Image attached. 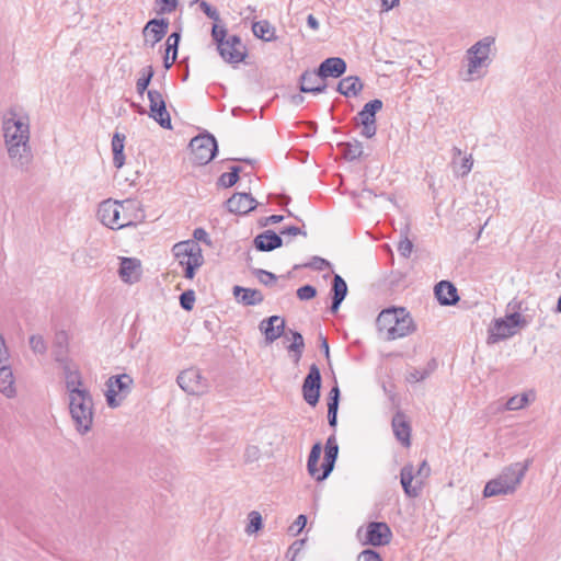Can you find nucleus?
<instances>
[{
  "label": "nucleus",
  "mask_w": 561,
  "mask_h": 561,
  "mask_svg": "<svg viewBox=\"0 0 561 561\" xmlns=\"http://www.w3.org/2000/svg\"><path fill=\"white\" fill-rule=\"evenodd\" d=\"M193 238H194L193 241H195L197 243H198V241H202V242H205L208 245L211 244L209 236H208L207 231L204 228H196L193 231Z\"/></svg>",
  "instance_id": "0e129e2a"
},
{
  "label": "nucleus",
  "mask_w": 561,
  "mask_h": 561,
  "mask_svg": "<svg viewBox=\"0 0 561 561\" xmlns=\"http://www.w3.org/2000/svg\"><path fill=\"white\" fill-rule=\"evenodd\" d=\"M180 41H181L180 32L171 33L165 42V54L170 55V53H172L173 56H178Z\"/></svg>",
  "instance_id": "3c124183"
},
{
  "label": "nucleus",
  "mask_w": 561,
  "mask_h": 561,
  "mask_svg": "<svg viewBox=\"0 0 561 561\" xmlns=\"http://www.w3.org/2000/svg\"><path fill=\"white\" fill-rule=\"evenodd\" d=\"M125 135L118 131L112 137L113 164L116 169H121L125 163Z\"/></svg>",
  "instance_id": "f704fd0d"
},
{
  "label": "nucleus",
  "mask_w": 561,
  "mask_h": 561,
  "mask_svg": "<svg viewBox=\"0 0 561 561\" xmlns=\"http://www.w3.org/2000/svg\"><path fill=\"white\" fill-rule=\"evenodd\" d=\"M340 397H341V391H340L337 383L335 382V385L331 388L329 396H328V407H339Z\"/></svg>",
  "instance_id": "052dcab7"
},
{
  "label": "nucleus",
  "mask_w": 561,
  "mask_h": 561,
  "mask_svg": "<svg viewBox=\"0 0 561 561\" xmlns=\"http://www.w3.org/2000/svg\"><path fill=\"white\" fill-rule=\"evenodd\" d=\"M524 301H517V300H512L510 304H508V307H512L513 308V312L511 313H507L505 317H503L505 319V321L507 323H510L511 327H513V329L516 330L517 327L519 328H525L529 324V320H527L525 317H523L520 314L522 311H524Z\"/></svg>",
  "instance_id": "72a5a7b5"
},
{
  "label": "nucleus",
  "mask_w": 561,
  "mask_h": 561,
  "mask_svg": "<svg viewBox=\"0 0 561 561\" xmlns=\"http://www.w3.org/2000/svg\"><path fill=\"white\" fill-rule=\"evenodd\" d=\"M358 559L363 561H382L380 553L374 549L363 550Z\"/></svg>",
  "instance_id": "680f3d73"
},
{
  "label": "nucleus",
  "mask_w": 561,
  "mask_h": 561,
  "mask_svg": "<svg viewBox=\"0 0 561 561\" xmlns=\"http://www.w3.org/2000/svg\"><path fill=\"white\" fill-rule=\"evenodd\" d=\"M321 78L318 76V70H306L301 73L299 79V90L302 93L320 94L327 89V83L320 82Z\"/></svg>",
  "instance_id": "a878e982"
},
{
  "label": "nucleus",
  "mask_w": 561,
  "mask_h": 561,
  "mask_svg": "<svg viewBox=\"0 0 561 561\" xmlns=\"http://www.w3.org/2000/svg\"><path fill=\"white\" fill-rule=\"evenodd\" d=\"M364 84L359 77L348 76L343 78L336 85V91L346 96H356L363 90Z\"/></svg>",
  "instance_id": "473e14b6"
},
{
  "label": "nucleus",
  "mask_w": 561,
  "mask_h": 561,
  "mask_svg": "<svg viewBox=\"0 0 561 561\" xmlns=\"http://www.w3.org/2000/svg\"><path fill=\"white\" fill-rule=\"evenodd\" d=\"M283 238L274 230H265L253 239L254 248L260 252H271L283 247Z\"/></svg>",
  "instance_id": "b1692460"
},
{
  "label": "nucleus",
  "mask_w": 561,
  "mask_h": 561,
  "mask_svg": "<svg viewBox=\"0 0 561 561\" xmlns=\"http://www.w3.org/2000/svg\"><path fill=\"white\" fill-rule=\"evenodd\" d=\"M437 366V360L432 358L427 362L424 368H412L407 376V380L409 382H420L430 377L436 370Z\"/></svg>",
  "instance_id": "4c0bfd02"
},
{
  "label": "nucleus",
  "mask_w": 561,
  "mask_h": 561,
  "mask_svg": "<svg viewBox=\"0 0 561 561\" xmlns=\"http://www.w3.org/2000/svg\"><path fill=\"white\" fill-rule=\"evenodd\" d=\"M382 101L374 99L367 102L354 117L356 125L362 126L360 135L373 138L377 133L376 114L382 108Z\"/></svg>",
  "instance_id": "6e6552de"
},
{
  "label": "nucleus",
  "mask_w": 561,
  "mask_h": 561,
  "mask_svg": "<svg viewBox=\"0 0 561 561\" xmlns=\"http://www.w3.org/2000/svg\"><path fill=\"white\" fill-rule=\"evenodd\" d=\"M391 425L396 438L404 447H409L411 445V426L401 411L393 415Z\"/></svg>",
  "instance_id": "bb28decb"
},
{
  "label": "nucleus",
  "mask_w": 561,
  "mask_h": 561,
  "mask_svg": "<svg viewBox=\"0 0 561 561\" xmlns=\"http://www.w3.org/2000/svg\"><path fill=\"white\" fill-rule=\"evenodd\" d=\"M123 204L117 201L106 199L100 203L98 209V217L100 221L113 229L117 230L128 226L130 222L121 220V208Z\"/></svg>",
  "instance_id": "9b49d317"
},
{
  "label": "nucleus",
  "mask_w": 561,
  "mask_h": 561,
  "mask_svg": "<svg viewBox=\"0 0 561 561\" xmlns=\"http://www.w3.org/2000/svg\"><path fill=\"white\" fill-rule=\"evenodd\" d=\"M516 330L505 321L504 318H497L489 328L488 343H497L500 341L512 337Z\"/></svg>",
  "instance_id": "c85d7f7f"
},
{
  "label": "nucleus",
  "mask_w": 561,
  "mask_h": 561,
  "mask_svg": "<svg viewBox=\"0 0 561 561\" xmlns=\"http://www.w3.org/2000/svg\"><path fill=\"white\" fill-rule=\"evenodd\" d=\"M0 392L3 393L7 398H13L16 394L10 360L0 364Z\"/></svg>",
  "instance_id": "7c9ffc66"
},
{
  "label": "nucleus",
  "mask_w": 561,
  "mask_h": 561,
  "mask_svg": "<svg viewBox=\"0 0 561 561\" xmlns=\"http://www.w3.org/2000/svg\"><path fill=\"white\" fill-rule=\"evenodd\" d=\"M300 267H308L314 271H323L325 267H331V263L323 257L312 256L308 263H305L302 265H295L294 270H298Z\"/></svg>",
  "instance_id": "de8ad7c7"
},
{
  "label": "nucleus",
  "mask_w": 561,
  "mask_h": 561,
  "mask_svg": "<svg viewBox=\"0 0 561 561\" xmlns=\"http://www.w3.org/2000/svg\"><path fill=\"white\" fill-rule=\"evenodd\" d=\"M156 4L159 7L156 12L157 14H167L172 13L176 10L179 1L178 0H156Z\"/></svg>",
  "instance_id": "864d4df0"
},
{
  "label": "nucleus",
  "mask_w": 561,
  "mask_h": 561,
  "mask_svg": "<svg viewBox=\"0 0 561 561\" xmlns=\"http://www.w3.org/2000/svg\"><path fill=\"white\" fill-rule=\"evenodd\" d=\"M133 385V378L128 374L111 376L106 381L105 398L110 408H117L122 400L125 399Z\"/></svg>",
  "instance_id": "0eeeda50"
},
{
  "label": "nucleus",
  "mask_w": 561,
  "mask_h": 561,
  "mask_svg": "<svg viewBox=\"0 0 561 561\" xmlns=\"http://www.w3.org/2000/svg\"><path fill=\"white\" fill-rule=\"evenodd\" d=\"M10 360V353L5 345L4 337L0 333V364L7 363Z\"/></svg>",
  "instance_id": "338daca9"
},
{
  "label": "nucleus",
  "mask_w": 561,
  "mask_h": 561,
  "mask_svg": "<svg viewBox=\"0 0 561 561\" xmlns=\"http://www.w3.org/2000/svg\"><path fill=\"white\" fill-rule=\"evenodd\" d=\"M4 144L12 164L22 170L31 162L30 119L27 115H18L10 108L2 122Z\"/></svg>",
  "instance_id": "f257e3e1"
},
{
  "label": "nucleus",
  "mask_w": 561,
  "mask_h": 561,
  "mask_svg": "<svg viewBox=\"0 0 561 561\" xmlns=\"http://www.w3.org/2000/svg\"><path fill=\"white\" fill-rule=\"evenodd\" d=\"M260 331L265 335V341L267 344L275 342L285 333V320L279 316H271L266 319H263L259 324Z\"/></svg>",
  "instance_id": "a211bd4d"
},
{
  "label": "nucleus",
  "mask_w": 561,
  "mask_h": 561,
  "mask_svg": "<svg viewBox=\"0 0 561 561\" xmlns=\"http://www.w3.org/2000/svg\"><path fill=\"white\" fill-rule=\"evenodd\" d=\"M149 100V116L153 118L162 128L172 129V122L167 111L165 101L160 91L151 89L147 91Z\"/></svg>",
  "instance_id": "f8f14e48"
},
{
  "label": "nucleus",
  "mask_w": 561,
  "mask_h": 561,
  "mask_svg": "<svg viewBox=\"0 0 561 561\" xmlns=\"http://www.w3.org/2000/svg\"><path fill=\"white\" fill-rule=\"evenodd\" d=\"M199 8L202 9V11L209 18L211 19L214 22H219L220 21V15H219V12L217 11V9H215L214 7H211L208 2L206 1H201L199 3Z\"/></svg>",
  "instance_id": "bf43d9fd"
},
{
  "label": "nucleus",
  "mask_w": 561,
  "mask_h": 561,
  "mask_svg": "<svg viewBox=\"0 0 561 561\" xmlns=\"http://www.w3.org/2000/svg\"><path fill=\"white\" fill-rule=\"evenodd\" d=\"M248 525L245 527V531L248 534H255L263 527V519L259 512L252 511L248 515Z\"/></svg>",
  "instance_id": "49530a36"
},
{
  "label": "nucleus",
  "mask_w": 561,
  "mask_h": 561,
  "mask_svg": "<svg viewBox=\"0 0 561 561\" xmlns=\"http://www.w3.org/2000/svg\"><path fill=\"white\" fill-rule=\"evenodd\" d=\"M298 299L305 301L310 300L317 296V288L312 285H304L296 291Z\"/></svg>",
  "instance_id": "6e6d98bb"
},
{
  "label": "nucleus",
  "mask_w": 561,
  "mask_h": 561,
  "mask_svg": "<svg viewBox=\"0 0 561 561\" xmlns=\"http://www.w3.org/2000/svg\"><path fill=\"white\" fill-rule=\"evenodd\" d=\"M306 525H307V516L304 514H300L297 516L296 520L289 526L288 531L293 536H298L302 531V529L306 527Z\"/></svg>",
  "instance_id": "4d7b16f0"
},
{
  "label": "nucleus",
  "mask_w": 561,
  "mask_h": 561,
  "mask_svg": "<svg viewBox=\"0 0 561 561\" xmlns=\"http://www.w3.org/2000/svg\"><path fill=\"white\" fill-rule=\"evenodd\" d=\"M169 28V20L161 19H151L147 22L142 30V34L145 36L146 43H149L151 47H153L157 43H159L168 33Z\"/></svg>",
  "instance_id": "aec40b11"
},
{
  "label": "nucleus",
  "mask_w": 561,
  "mask_h": 561,
  "mask_svg": "<svg viewBox=\"0 0 561 561\" xmlns=\"http://www.w3.org/2000/svg\"><path fill=\"white\" fill-rule=\"evenodd\" d=\"M290 334L293 342L287 346V351H297L305 348V340L300 332L288 330L287 335Z\"/></svg>",
  "instance_id": "5fc2aeb1"
},
{
  "label": "nucleus",
  "mask_w": 561,
  "mask_h": 561,
  "mask_svg": "<svg viewBox=\"0 0 561 561\" xmlns=\"http://www.w3.org/2000/svg\"><path fill=\"white\" fill-rule=\"evenodd\" d=\"M251 273L257 278V280L265 285V286H272L273 284L276 283L277 280V276L272 273V272H268L266 270H263V268H252L251 270Z\"/></svg>",
  "instance_id": "a18cd8bd"
},
{
  "label": "nucleus",
  "mask_w": 561,
  "mask_h": 561,
  "mask_svg": "<svg viewBox=\"0 0 561 561\" xmlns=\"http://www.w3.org/2000/svg\"><path fill=\"white\" fill-rule=\"evenodd\" d=\"M93 398L90 390L69 397V412L76 430L80 434L88 433L93 424Z\"/></svg>",
  "instance_id": "7ed1b4c3"
},
{
  "label": "nucleus",
  "mask_w": 561,
  "mask_h": 561,
  "mask_svg": "<svg viewBox=\"0 0 561 561\" xmlns=\"http://www.w3.org/2000/svg\"><path fill=\"white\" fill-rule=\"evenodd\" d=\"M339 456V445L335 435H331L324 446V459L321 465V473L317 477V481H324L333 471L334 465Z\"/></svg>",
  "instance_id": "6ab92c4d"
},
{
  "label": "nucleus",
  "mask_w": 561,
  "mask_h": 561,
  "mask_svg": "<svg viewBox=\"0 0 561 561\" xmlns=\"http://www.w3.org/2000/svg\"><path fill=\"white\" fill-rule=\"evenodd\" d=\"M172 252L179 264L184 267V277L193 279L196 270L204 263L199 244L193 240L181 241L173 245Z\"/></svg>",
  "instance_id": "20e7f679"
},
{
  "label": "nucleus",
  "mask_w": 561,
  "mask_h": 561,
  "mask_svg": "<svg viewBox=\"0 0 561 561\" xmlns=\"http://www.w3.org/2000/svg\"><path fill=\"white\" fill-rule=\"evenodd\" d=\"M528 403V396L526 393L513 396L505 404L506 410L516 411L523 409Z\"/></svg>",
  "instance_id": "8fccbe9b"
},
{
  "label": "nucleus",
  "mask_w": 561,
  "mask_h": 561,
  "mask_svg": "<svg viewBox=\"0 0 561 561\" xmlns=\"http://www.w3.org/2000/svg\"><path fill=\"white\" fill-rule=\"evenodd\" d=\"M193 163L206 165L215 159L218 153V142L213 134L205 130L193 137L188 144Z\"/></svg>",
  "instance_id": "39448f33"
},
{
  "label": "nucleus",
  "mask_w": 561,
  "mask_h": 561,
  "mask_svg": "<svg viewBox=\"0 0 561 561\" xmlns=\"http://www.w3.org/2000/svg\"><path fill=\"white\" fill-rule=\"evenodd\" d=\"M321 386L320 368L317 364H311L301 386L302 398L310 407H316L319 403Z\"/></svg>",
  "instance_id": "9d476101"
},
{
  "label": "nucleus",
  "mask_w": 561,
  "mask_h": 561,
  "mask_svg": "<svg viewBox=\"0 0 561 561\" xmlns=\"http://www.w3.org/2000/svg\"><path fill=\"white\" fill-rule=\"evenodd\" d=\"M154 76V70L152 66H146L140 71V77L137 79L136 82V91L137 93L142 96L144 93L148 90V87L151 83V80Z\"/></svg>",
  "instance_id": "79ce46f5"
},
{
  "label": "nucleus",
  "mask_w": 561,
  "mask_h": 561,
  "mask_svg": "<svg viewBox=\"0 0 561 561\" xmlns=\"http://www.w3.org/2000/svg\"><path fill=\"white\" fill-rule=\"evenodd\" d=\"M322 445L320 442L312 445L311 450L307 460L308 473L317 481V477L321 473V468L318 467V462L321 456Z\"/></svg>",
  "instance_id": "58836bf2"
},
{
  "label": "nucleus",
  "mask_w": 561,
  "mask_h": 561,
  "mask_svg": "<svg viewBox=\"0 0 561 561\" xmlns=\"http://www.w3.org/2000/svg\"><path fill=\"white\" fill-rule=\"evenodd\" d=\"M279 234H280V237L282 236H298V234L307 237V232L296 226L284 227L283 229H280Z\"/></svg>",
  "instance_id": "69168bd1"
},
{
  "label": "nucleus",
  "mask_w": 561,
  "mask_h": 561,
  "mask_svg": "<svg viewBox=\"0 0 561 561\" xmlns=\"http://www.w3.org/2000/svg\"><path fill=\"white\" fill-rule=\"evenodd\" d=\"M413 250L412 241L405 236L398 244V252L403 257H409Z\"/></svg>",
  "instance_id": "13d9d810"
},
{
  "label": "nucleus",
  "mask_w": 561,
  "mask_h": 561,
  "mask_svg": "<svg viewBox=\"0 0 561 561\" xmlns=\"http://www.w3.org/2000/svg\"><path fill=\"white\" fill-rule=\"evenodd\" d=\"M179 299L181 308L191 311L194 308L195 293L193 289H187L180 295Z\"/></svg>",
  "instance_id": "603ef678"
},
{
  "label": "nucleus",
  "mask_w": 561,
  "mask_h": 561,
  "mask_svg": "<svg viewBox=\"0 0 561 561\" xmlns=\"http://www.w3.org/2000/svg\"><path fill=\"white\" fill-rule=\"evenodd\" d=\"M337 411L339 407H328V422L333 428L337 425Z\"/></svg>",
  "instance_id": "774afa93"
},
{
  "label": "nucleus",
  "mask_w": 561,
  "mask_h": 561,
  "mask_svg": "<svg viewBox=\"0 0 561 561\" xmlns=\"http://www.w3.org/2000/svg\"><path fill=\"white\" fill-rule=\"evenodd\" d=\"M252 32L255 37L264 42H273L277 39L276 30L267 20L254 22L252 24Z\"/></svg>",
  "instance_id": "c9c22d12"
},
{
  "label": "nucleus",
  "mask_w": 561,
  "mask_h": 561,
  "mask_svg": "<svg viewBox=\"0 0 561 561\" xmlns=\"http://www.w3.org/2000/svg\"><path fill=\"white\" fill-rule=\"evenodd\" d=\"M502 494H512V488L510 489L507 485L505 486L501 479L497 477L490 480L483 490V496L484 497H491Z\"/></svg>",
  "instance_id": "a19ab883"
},
{
  "label": "nucleus",
  "mask_w": 561,
  "mask_h": 561,
  "mask_svg": "<svg viewBox=\"0 0 561 561\" xmlns=\"http://www.w3.org/2000/svg\"><path fill=\"white\" fill-rule=\"evenodd\" d=\"M140 261L136 257H122L118 275L126 284H134L140 279Z\"/></svg>",
  "instance_id": "393cba45"
},
{
  "label": "nucleus",
  "mask_w": 561,
  "mask_h": 561,
  "mask_svg": "<svg viewBox=\"0 0 561 561\" xmlns=\"http://www.w3.org/2000/svg\"><path fill=\"white\" fill-rule=\"evenodd\" d=\"M318 76L324 81L328 78H341L347 70L346 61L341 57H329L317 68Z\"/></svg>",
  "instance_id": "412c9836"
},
{
  "label": "nucleus",
  "mask_w": 561,
  "mask_h": 561,
  "mask_svg": "<svg viewBox=\"0 0 561 561\" xmlns=\"http://www.w3.org/2000/svg\"><path fill=\"white\" fill-rule=\"evenodd\" d=\"M531 462V459H526L523 462L511 463L501 471L497 478L501 479L505 486L507 485L510 489L512 488V493H514L524 479Z\"/></svg>",
  "instance_id": "4468645a"
},
{
  "label": "nucleus",
  "mask_w": 561,
  "mask_h": 561,
  "mask_svg": "<svg viewBox=\"0 0 561 561\" xmlns=\"http://www.w3.org/2000/svg\"><path fill=\"white\" fill-rule=\"evenodd\" d=\"M68 335L65 331H59L55 334L54 346H55V359L60 362L64 359L67 353Z\"/></svg>",
  "instance_id": "37998d69"
},
{
  "label": "nucleus",
  "mask_w": 561,
  "mask_h": 561,
  "mask_svg": "<svg viewBox=\"0 0 561 561\" xmlns=\"http://www.w3.org/2000/svg\"><path fill=\"white\" fill-rule=\"evenodd\" d=\"M494 42V37L485 36L467 50L469 76H473L479 68L488 67L491 64L490 51Z\"/></svg>",
  "instance_id": "423d86ee"
},
{
  "label": "nucleus",
  "mask_w": 561,
  "mask_h": 561,
  "mask_svg": "<svg viewBox=\"0 0 561 561\" xmlns=\"http://www.w3.org/2000/svg\"><path fill=\"white\" fill-rule=\"evenodd\" d=\"M376 327L385 341L405 337L416 330L411 313L404 307H389L380 311Z\"/></svg>",
  "instance_id": "f03ea898"
},
{
  "label": "nucleus",
  "mask_w": 561,
  "mask_h": 561,
  "mask_svg": "<svg viewBox=\"0 0 561 561\" xmlns=\"http://www.w3.org/2000/svg\"><path fill=\"white\" fill-rule=\"evenodd\" d=\"M531 462V459H526L523 462L511 463L501 471L497 478L501 479L505 486L507 485L510 489L512 488V493H514L524 479Z\"/></svg>",
  "instance_id": "ddd939ff"
},
{
  "label": "nucleus",
  "mask_w": 561,
  "mask_h": 561,
  "mask_svg": "<svg viewBox=\"0 0 561 561\" xmlns=\"http://www.w3.org/2000/svg\"><path fill=\"white\" fill-rule=\"evenodd\" d=\"M414 479V467L408 463L402 467L400 472V482L404 494L409 497H417L422 491V482L416 481L415 485H412Z\"/></svg>",
  "instance_id": "cd10ccee"
},
{
  "label": "nucleus",
  "mask_w": 561,
  "mask_h": 561,
  "mask_svg": "<svg viewBox=\"0 0 561 561\" xmlns=\"http://www.w3.org/2000/svg\"><path fill=\"white\" fill-rule=\"evenodd\" d=\"M434 295L440 306H455L460 299L456 286L449 280L438 282Z\"/></svg>",
  "instance_id": "5701e85b"
},
{
  "label": "nucleus",
  "mask_w": 561,
  "mask_h": 561,
  "mask_svg": "<svg viewBox=\"0 0 561 561\" xmlns=\"http://www.w3.org/2000/svg\"><path fill=\"white\" fill-rule=\"evenodd\" d=\"M337 147L341 149L344 159L347 161H354L363 156V145L356 139L354 141L339 142Z\"/></svg>",
  "instance_id": "e433bc0d"
},
{
  "label": "nucleus",
  "mask_w": 561,
  "mask_h": 561,
  "mask_svg": "<svg viewBox=\"0 0 561 561\" xmlns=\"http://www.w3.org/2000/svg\"><path fill=\"white\" fill-rule=\"evenodd\" d=\"M225 51L218 50L220 57L228 64L238 65L248 57L247 46L243 44L239 35H230L227 38Z\"/></svg>",
  "instance_id": "2eb2a0df"
},
{
  "label": "nucleus",
  "mask_w": 561,
  "mask_h": 561,
  "mask_svg": "<svg viewBox=\"0 0 561 561\" xmlns=\"http://www.w3.org/2000/svg\"><path fill=\"white\" fill-rule=\"evenodd\" d=\"M211 37H213V41L215 42V44L217 45V50H224L225 51V46H228L227 43V28L225 25H219L217 22H215L213 24V27H211Z\"/></svg>",
  "instance_id": "c03bdc74"
},
{
  "label": "nucleus",
  "mask_w": 561,
  "mask_h": 561,
  "mask_svg": "<svg viewBox=\"0 0 561 561\" xmlns=\"http://www.w3.org/2000/svg\"><path fill=\"white\" fill-rule=\"evenodd\" d=\"M256 199L250 193H234L225 203L228 211L236 215H247L257 207Z\"/></svg>",
  "instance_id": "f3484780"
},
{
  "label": "nucleus",
  "mask_w": 561,
  "mask_h": 561,
  "mask_svg": "<svg viewBox=\"0 0 561 561\" xmlns=\"http://www.w3.org/2000/svg\"><path fill=\"white\" fill-rule=\"evenodd\" d=\"M392 539V531L385 522H370L366 526V543L373 547L389 545Z\"/></svg>",
  "instance_id": "dca6fc26"
},
{
  "label": "nucleus",
  "mask_w": 561,
  "mask_h": 561,
  "mask_svg": "<svg viewBox=\"0 0 561 561\" xmlns=\"http://www.w3.org/2000/svg\"><path fill=\"white\" fill-rule=\"evenodd\" d=\"M260 457V449L256 446H248L244 450V461L253 462Z\"/></svg>",
  "instance_id": "e2e57ef3"
},
{
  "label": "nucleus",
  "mask_w": 561,
  "mask_h": 561,
  "mask_svg": "<svg viewBox=\"0 0 561 561\" xmlns=\"http://www.w3.org/2000/svg\"><path fill=\"white\" fill-rule=\"evenodd\" d=\"M242 169L239 165L230 167V171L222 173L217 180V186L229 188L238 183Z\"/></svg>",
  "instance_id": "ea45409f"
},
{
  "label": "nucleus",
  "mask_w": 561,
  "mask_h": 561,
  "mask_svg": "<svg viewBox=\"0 0 561 561\" xmlns=\"http://www.w3.org/2000/svg\"><path fill=\"white\" fill-rule=\"evenodd\" d=\"M65 374V387L68 392V397L80 394L83 391L89 390L83 387L82 377L79 370H72L69 366L64 368Z\"/></svg>",
  "instance_id": "2f4dec72"
},
{
  "label": "nucleus",
  "mask_w": 561,
  "mask_h": 561,
  "mask_svg": "<svg viewBox=\"0 0 561 561\" xmlns=\"http://www.w3.org/2000/svg\"><path fill=\"white\" fill-rule=\"evenodd\" d=\"M232 294L243 306H256L262 304L264 300V296L261 290L239 285L233 286Z\"/></svg>",
  "instance_id": "c756f323"
},
{
  "label": "nucleus",
  "mask_w": 561,
  "mask_h": 561,
  "mask_svg": "<svg viewBox=\"0 0 561 561\" xmlns=\"http://www.w3.org/2000/svg\"><path fill=\"white\" fill-rule=\"evenodd\" d=\"M176 382L182 390L192 396H202L208 391V380L202 375L201 370L195 367L181 371L176 378Z\"/></svg>",
  "instance_id": "1a4fd4ad"
},
{
  "label": "nucleus",
  "mask_w": 561,
  "mask_h": 561,
  "mask_svg": "<svg viewBox=\"0 0 561 561\" xmlns=\"http://www.w3.org/2000/svg\"><path fill=\"white\" fill-rule=\"evenodd\" d=\"M30 347L35 354H45L47 352V344L44 337L39 334H33L28 340Z\"/></svg>",
  "instance_id": "09e8293b"
},
{
  "label": "nucleus",
  "mask_w": 561,
  "mask_h": 561,
  "mask_svg": "<svg viewBox=\"0 0 561 561\" xmlns=\"http://www.w3.org/2000/svg\"><path fill=\"white\" fill-rule=\"evenodd\" d=\"M348 294V287L345 282V279L340 274H333L332 282H331V288H330V296H331V306H330V312L336 313L346 298Z\"/></svg>",
  "instance_id": "4be33fe9"
}]
</instances>
